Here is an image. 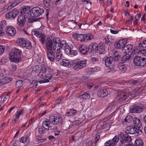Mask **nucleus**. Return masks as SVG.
<instances>
[{
  "label": "nucleus",
  "mask_w": 146,
  "mask_h": 146,
  "mask_svg": "<svg viewBox=\"0 0 146 146\" xmlns=\"http://www.w3.org/2000/svg\"><path fill=\"white\" fill-rule=\"evenodd\" d=\"M54 135L55 136L58 135H59L60 131L58 130L57 126H55L54 127Z\"/></svg>",
  "instance_id": "obj_50"
},
{
  "label": "nucleus",
  "mask_w": 146,
  "mask_h": 146,
  "mask_svg": "<svg viewBox=\"0 0 146 146\" xmlns=\"http://www.w3.org/2000/svg\"><path fill=\"white\" fill-rule=\"evenodd\" d=\"M92 141H90L86 143V146H92Z\"/></svg>",
  "instance_id": "obj_60"
},
{
  "label": "nucleus",
  "mask_w": 146,
  "mask_h": 146,
  "mask_svg": "<svg viewBox=\"0 0 146 146\" xmlns=\"http://www.w3.org/2000/svg\"><path fill=\"white\" fill-rule=\"evenodd\" d=\"M60 46V44L59 45H58L56 47L55 46L53 48V50L56 53V60L58 61H59L61 59L62 55V52L60 50L61 49Z\"/></svg>",
  "instance_id": "obj_11"
},
{
  "label": "nucleus",
  "mask_w": 146,
  "mask_h": 146,
  "mask_svg": "<svg viewBox=\"0 0 146 146\" xmlns=\"http://www.w3.org/2000/svg\"><path fill=\"white\" fill-rule=\"evenodd\" d=\"M138 49H136L133 48L132 50V52L130 53V55L132 56V55H133L134 54L137 55L138 53V52L139 51Z\"/></svg>",
  "instance_id": "obj_47"
},
{
  "label": "nucleus",
  "mask_w": 146,
  "mask_h": 146,
  "mask_svg": "<svg viewBox=\"0 0 146 146\" xmlns=\"http://www.w3.org/2000/svg\"><path fill=\"white\" fill-rule=\"evenodd\" d=\"M85 34H78V33H76L73 34L72 35L73 38L76 40L78 41H80L81 42H85Z\"/></svg>",
  "instance_id": "obj_16"
},
{
  "label": "nucleus",
  "mask_w": 146,
  "mask_h": 146,
  "mask_svg": "<svg viewBox=\"0 0 146 146\" xmlns=\"http://www.w3.org/2000/svg\"><path fill=\"white\" fill-rule=\"evenodd\" d=\"M27 17L25 15L22 14L19 15L17 19V24L19 26L21 27L24 26L26 21Z\"/></svg>",
  "instance_id": "obj_14"
},
{
  "label": "nucleus",
  "mask_w": 146,
  "mask_h": 146,
  "mask_svg": "<svg viewBox=\"0 0 146 146\" xmlns=\"http://www.w3.org/2000/svg\"><path fill=\"white\" fill-rule=\"evenodd\" d=\"M131 146H144V143L142 140L140 139H137L135 141L134 145Z\"/></svg>",
  "instance_id": "obj_29"
},
{
  "label": "nucleus",
  "mask_w": 146,
  "mask_h": 146,
  "mask_svg": "<svg viewBox=\"0 0 146 146\" xmlns=\"http://www.w3.org/2000/svg\"><path fill=\"white\" fill-rule=\"evenodd\" d=\"M53 50V49L46 50L48 58L52 62L54 61L55 58V55L54 54Z\"/></svg>",
  "instance_id": "obj_21"
},
{
  "label": "nucleus",
  "mask_w": 146,
  "mask_h": 146,
  "mask_svg": "<svg viewBox=\"0 0 146 146\" xmlns=\"http://www.w3.org/2000/svg\"><path fill=\"white\" fill-rule=\"evenodd\" d=\"M62 118L61 116H58L51 115L49 119V121L54 125L61 123L62 121Z\"/></svg>",
  "instance_id": "obj_8"
},
{
  "label": "nucleus",
  "mask_w": 146,
  "mask_h": 146,
  "mask_svg": "<svg viewBox=\"0 0 146 146\" xmlns=\"http://www.w3.org/2000/svg\"><path fill=\"white\" fill-rule=\"evenodd\" d=\"M98 51L100 54H104L106 52L104 45L103 43H100L98 46Z\"/></svg>",
  "instance_id": "obj_25"
},
{
  "label": "nucleus",
  "mask_w": 146,
  "mask_h": 146,
  "mask_svg": "<svg viewBox=\"0 0 146 146\" xmlns=\"http://www.w3.org/2000/svg\"><path fill=\"white\" fill-rule=\"evenodd\" d=\"M20 10L21 12L22 15L23 14H27L31 11L29 7H26L23 6L21 8Z\"/></svg>",
  "instance_id": "obj_31"
},
{
  "label": "nucleus",
  "mask_w": 146,
  "mask_h": 146,
  "mask_svg": "<svg viewBox=\"0 0 146 146\" xmlns=\"http://www.w3.org/2000/svg\"><path fill=\"white\" fill-rule=\"evenodd\" d=\"M78 97L80 99H89L90 97L89 94L88 93H84L82 95L79 96Z\"/></svg>",
  "instance_id": "obj_42"
},
{
  "label": "nucleus",
  "mask_w": 146,
  "mask_h": 146,
  "mask_svg": "<svg viewBox=\"0 0 146 146\" xmlns=\"http://www.w3.org/2000/svg\"><path fill=\"white\" fill-rule=\"evenodd\" d=\"M108 94L107 90L103 88H99L98 89L97 93L98 96L103 98L107 96Z\"/></svg>",
  "instance_id": "obj_19"
},
{
  "label": "nucleus",
  "mask_w": 146,
  "mask_h": 146,
  "mask_svg": "<svg viewBox=\"0 0 146 146\" xmlns=\"http://www.w3.org/2000/svg\"><path fill=\"white\" fill-rule=\"evenodd\" d=\"M91 60L93 63H95L96 62H98V60L95 57H93L92 58Z\"/></svg>",
  "instance_id": "obj_63"
},
{
  "label": "nucleus",
  "mask_w": 146,
  "mask_h": 146,
  "mask_svg": "<svg viewBox=\"0 0 146 146\" xmlns=\"http://www.w3.org/2000/svg\"><path fill=\"white\" fill-rule=\"evenodd\" d=\"M87 86L90 89L93 86V84L91 82H88L87 83Z\"/></svg>",
  "instance_id": "obj_61"
},
{
  "label": "nucleus",
  "mask_w": 146,
  "mask_h": 146,
  "mask_svg": "<svg viewBox=\"0 0 146 146\" xmlns=\"http://www.w3.org/2000/svg\"><path fill=\"white\" fill-rule=\"evenodd\" d=\"M59 40L58 38L55 37L52 40L50 38H47L45 40V43L46 50H53L54 47H56L58 45L60 44L59 43H57V40Z\"/></svg>",
  "instance_id": "obj_4"
},
{
  "label": "nucleus",
  "mask_w": 146,
  "mask_h": 146,
  "mask_svg": "<svg viewBox=\"0 0 146 146\" xmlns=\"http://www.w3.org/2000/svg\"><path fill=\"white\" fill-rule=\"evenodd\" d=\"M105 61V64L107 67H111L114 66L115 63L112 59L111 56L105 57L103 59Z\"/></svg>",
  "instance_id": "obj_15"
},
{
  "label": "nucleus",
  "mask_w": 146,
  "mask_h": 146,
  "mask_svg": "<svg viewBox=\"0 0 146 146\" xmlns=\"http://www.w3.org/2000/svg\"><path fill=\"white\" fill-rule=\"evenodd\" d=\"M85 42L86 40H90L94 38V36L93 35L90 33L87 34H85Z\"/></svg>",
  "instance_id": "obj_41"
},
{
  "label": "nucleus",
  "mask_w": 146,
  "mask_h": 146,
  "mask_svg": "<svg viewBox=\"0 0 146 146\" xmlns=\"http://www.w3.org/2000/svg\"><path fill=\"white\" fill-rule=\"evenodd\" d=\"M6 31L7 35L10 36H13L16 34V31L15 29L11 27H7Z\"/></svg>",
  "instance_id": "obj_22"
},
{
  "label": "nucleus",
  "mask_w": 146,
  "mask_h": 146,
  "mask_svg": "<svg viewBox=\"0 0 146 146\" xmlns=\"http://www.w3.org/2000/svg\"><path fill=\"white\" fill-rule=\"evenodd\" d=\"M135 127L132 126H127L126 129L125 133L126 134H134L135 132Z\"/></svg>",
  "instance_id": "obj_24"
},
{
  "label": "nucleus",
  "mask_w": 146,
  "mask_h": 146,
  "mask_svg": "<svg viewBox=\"0 0 146 146\" xmlns=\"http://www.w3.org/2000/svg\"><path fill=\"white\" fill-rule=\"evenodd\" d=\"M12 16L10 11L7 13L5 15V17L7 19L11 18L13 19Z\"/></svg>",
  "instance_id": "obj_52"
},
{
  "label": "nucleus",
  "mask_w": 146,
  "mask_h": 146,
  "mask_svg": "<svg viewBox=\"0 0 146 146\" xmlns=\"http://www.w3.org/2000/svg\"><path fill=\"white\" fill-rule=\"evenodd\" d=\"M52 70L51 69L46 67L44 65H42L38 75L40 78V79L39 78L38 82L39 83L49 82V80H51L52 77Z\"/></svg>",
  "instance_id": "obj_1"
},
{
  "label": "nucleus",
  "mask_w": 146,
  "mask_h": 146,
  "mask_svg": "<svg viewBox=\"0 0 146 146\" xmlns=\"http://www.w3.org/2000/svg\"><path fill=\"white\" fill-rule=\"evenodd\" d=\"M133 117L131 115H128L124 119L122 120V123L124 125L126 122H130L132 120H133Z\"/></svg>",
  "instance_id": "obj_35"
},
{
  "label": "nucleus",
  "mask_w": 146,
  "mask_h": 146,
  "mask_svg": "<svg viewBox=\"0 0 146 146\" xmlns=\"http://www.w3.org/2000/svg\"><path fill=\"white\" fill-rule=\"evenodd\" d=\"M120 141L122 144L129 143L132 141L131 137L127 134H124L120 133L119 135Z\"/></svg>",
  "instance_id": "obj_7"
},
{
  "label": "nucleus",
  "mask_w": 146,
  "mask_h": 146,
  "mask_svg": "<svg viewBox=\"0 0 146 146\" xmlns=\"http://www.w3.org/2000/svg\"><path fill=\"white\" fill-rule=\"evenodd\" d=\"M21 50L16 48H13L9 53L11 61L18 63L21 60Z\"/></svg>",
  "instance_id": "obj_2"
},
{
  "label": "nucleus",
  "mask_w": 146,
  "mask_h": 146,
  "mask_svg": "<svg viewBox=\"0 0 146 146\" xmlns=\"http://www.w3.org/2000/svg\"><path fill=\"white\" fill-rule=\"evenodd\" d=\"M5 47L3 45H0V55L2 54L4 52Z\"/></svg>",
  "instance_id": "obj_55"
},
{
  "label": "nucleus",
  "mask_w": 146,
  "mask_h": 146,
  "mask_svg": "<svg viewBox=\"0 0 146 146\" xmlns=\"http://www.w3.org/2000/svg\"><path fill=\"white\" fill-rule=\"evenodd\" d=\"M131 56L129 53L126 54L123 56L121 61L122 63H124L127 61H129L131 59Z\"/></svg>",
  "instance_id": "obj_28"
},
{
  "label": "nucleus",
  "mask_w": 146,
  "mask_h": 146,
  "mask_svg": "<svg viewBox=\"0 0 146 146\" xmlns=\"http://www.w3.org/2000/svg\"><path fill=\"white\" fill-rule=\"evenodd\" d=\"M133 62L136 66L143 67L146 65V58L136 56L134 58Z\"/></svg>",
  "instance_id": "obj_6"
},
{
  "label": "nucleus",
  "mask_w": 146,
  "mask_h": 146,
  "mask_svg": "<svg viewBox=\"0 0 146 146\" xmlns=\"http://www.w3.org/2000/svg\"><path fill=\"white\" fill-rule=\"evenodd\" d=\"M26 42L24 43V44L23 45H25V46H23V48H25V49H30L32 47V46L31 43L27 39H25Z\"/></svg>",
  "instance_id": "obj_38"
},
{
  "label": "nucleus",
  "mask_w": 146,
  "mask_h": 146,
  "mask_svg": "<svg viewBox=\"0 0 146 146\" xmlns=\"http://www.w3.org/2000/svg\"><path fill=\"white\" fill-rule=\"evenodd\" d=\"M139 46L140 48L141 47L146 48V40L143 41L142 43H140Z\"/></svg>",
  "instance_id": "obj_53"
},
{
  "label": "nucleus",
  "mask_w": 146,
  "mask_h": 146,
  "mask_svg": "<svg viewBox=\"0 0 146 146\" xmlns=\"http://www.w3.org/2000/svg\"><path fill=\"white\" fill-rule=\"evenodd\" d=\"M3 27L0 25V36H2L4 35L5 33L3 31Z\"/></svg>",
  "instance_id": "obj_56"
},
{
  "label": "nucleus",
  "mask_w": 146,
  "mask_h": 146,
  "mask_svg": "<svg viewBox=\"0 0 146 146\" xmlns=\"http://www.w3.org/2000/svg\"><path fill=\"white\" fill-rule=\"evenodd\" d=\"M103 40L104 41V44H106L108 45H110L111 42L108 36H106Z\"/></svg>",
  "instance_id": "obj_44"
},
{
  "label": "nucleus",
  "mask_w": 146,
  "mask_h": 146,
  "mask_svg": "<svg viewBox=\"0 0 146 146\" xmlns=\"http://www.w3.org/2000/svg\"><path fill=\"white\" fill-rule=\"evenodd\" d=\"M78 54L77 51L76 50H72V54H70L71 56L72 55L74 56Z\"/></svg>",
  "instance_id": "obj_58"
},
{
  "label": "nucleus",
  "mask_w": 146,
  "mask_h": 146,
  "mask_svg": "<svg viewBox=\"0 0 146 146\" xmlns=\"http://www.w3.org/2000/svg\"><path fill=\"white\" fill-rule=\"evenodd\" d=\"M30 15L32 17H38L42 15L44 12V10L40 9L38 7L33 8L30 11Z\"/></svg>",
  "instance_id": "obj_5"
},
{
  "label": "nucleus",
  "mask_w": 146,
  "mask_h": 146,
  "mask_svg": "<svg viewBox=\"0 0 146 146\" xmlns=\"http://www.w3.org/2000/svg\"><path fill=\"white\" fill-rule=\"evenodd\" d=\"M28 136H26L25 137H23L21 138L20 141L22 143H25L28 139Z\"/></svg>",
  "instance_id": "obj_49"
},
{
  "label": "nucleus",
  "mask_w": 146,
  "mask_h": 146,
  "mask_svg": "<svg viewBox=\"0 0 146 146\" xmlns=\"http://www.w3.org/2000/svg\"><path fill=\"white\" fill-rule=\"evenodd\" d=\"M39 80L38 79V80H33L32 83V84H33L34 85H35V86H36L37 85V83L38 82V81H39Z\"/></svg>",
  "instance_id": "obj_59"
},
{
  "label": "nucleus",
  "mask_w": 146,
  "mask_h": 146,
  "mask_svg": "<svg viewBox=\"0 0 146 146\" xmlns=\"http://www.w3.org/2000/svg\"><path fill=\"white\" fill-rule=\"evenodd\" d=\"M98 45L95 42H91L88 46V48L90 50V53L93 52V53H96L98 51Z\"/></svg>",
  "instance_id": "obj_17"
},
{
  "label": "nucleus",
  "mask_w": 146,
  "mask_h": 146,
  "mask_svg": "<svg viewBox=\"0 0 146 146\" xmlns=\"http://www.w3.org/2000/svg\"><path fill=\"white\" fill-rule=\"evenodd\" d=\"M32 33L33 35L40 38V40L42 44L44 43L46 37L43 33L39 32L38 31L36 30L32 31Z\"/></svg>",
  "instance_id": "obj_9"
},
{
  "label": "nucleus",
  "mask_w": 146,
  "mask_h": 146,
  "mask_svg": "<svg viewBox=\"0 0 146 146\" xmlns=\"http://www.w3.org/2000/svg\"><path fill=\"white\" fill-rule=\"evenodd\" d=\"M38 130L39 133L40 134H43L44 133V131L42 127L38 128Z\"/></svg>",
  "instance_id": "obj_57"
},
{
  "label": "nucleus",
  "mask_w": 146,
  "mask_h": 146,
  "mask_svg": "<svg viewBox=\"0 0 146 146\" xmlns=\"http://www.w3.org/2000/svg\"><path fill=\"white\" fill-rule=\"evenodd\" d=\"M100 138V135L97 134L95 135V138L94 139V143L95 144H96L97 142L98 141Z\"/></svg>",
  "instance_id": "obj_54"
},
{
  "label": "nucleus",
  "mask_w": 146,
  "mask_h": 146,
  "mask_svg": "<svg viewBox=\"0 0 146 146\" xmlns=\"http://www.w3.org/2000/svg\"><path fill=\"white\" fill-rule=\"evenodd\" d=\"M60 64L61 65L68 67H70L71 66L70 62L68 60L65 59L62 60Z\"/></svg>",
  "instance_id": "obj_34"
},
{
  "label": "nucleus",
  "mask_w": 146,
  "mask_h": 146,
  "mask_svg": "<svg viewBox=\"0 0 146 146\" xmlns=\"http://www.w3.org/2000/svg\"><path fill=\"white\" fill-rule=\"evenodd\" d=\"M44 5L47 7L49 6L50 5V0H43Z\"/></svg>",
  "instance_id": "obj_51"
},
{
  "label": "nucleus",
  "mask_w": 146,
  "mask_h": 146,
  "mask_svg": "<svg viewBox=\"0 0 146 146\" xmlns=\"http://www.w3.org/2000/svg\"><path fill=\"white\" fill-rule=\"evenodd\" d=\"M57 43H59L60 45L61 49L64 46V48L67 47V46L68 45L67 44L66 41L65 40H62L61 42L60 40V39L59 38V40H57Z\"/></svg>",
  "instance_id": "obj_40"
},
{
  "label": "nucleus",
  "mask_w": 146,
  "mask_h": 146,
  "mask_svg": "<svg viewBox=\"0 0 146 146\" xmlns=\"http://www.w3.org/2000/svg\"><path fill=\"white\" fill-rule=\"evenodd\" d=\"M51 122L49 121V119H46L43 121L42 126L47 131L50 130L52 129L51 126H50Z\"/></svg>",
  "instance_id": "obj_23"
},
{
  "label": "nucleus",
  "mask_w": 146,
  "mask_h": 146,
  "mask_svg": "<svg viewBox=\"0 0 146 146\" xmlns=\"http://www.w3.org/2000/svg\"><path fill=\"white\" fill-rule=\"evenodd\" d=\"M25 39L24 38H20L17 40L18 44L19 46L23 48V46H25L24 43L26 42Z\"/></svg>",
  "instance_id": "obj_33"
},
{
  "label": "nucleus",
  "mask_w": 146,
  "mask_h": 146,
  "mask_svg": "<svg viewBox=\"0 0 146 146\" xmlns=\"http://www.w3.org/2000/svg\"><path fill=\"white\" fill-rule=\"evenodd\" d=\"M133 123L135 126L138 128H140L142 127V124L140 120L138 118L135 117L133 119Z\"/></svg>",
  "instance_id": "obj_27"
},
{
  "label": "nucleus",
  "mask_w": 146,
  "mask_h": 146,
  "mask_svg": "<svg viewBox=\"0 0 146 146\" xmlns=\"http://www.w3.org/2000/svg\"><path fill=\"white\" fill-rule=\"evenodd\" d=\"M64 48V50L66 54L68 55L72 54V50L69 46L68 45L67 47Z\"/></svg>",
  "instance_id": "obj_43"
},
{
  "label": "nucleus",
  "mask_w": 146,
  "mask_h": 146,
  "mask_svg": "<svg viewBox=\"0 0 146 146\" xmlns=\"http://www.w3.org/2000/svg\"><path fill=\"white\" fill-rule=\"evenodd\" d=\"M23 81L22 80H19L17 81L16 83V85L17 87H21L22 85Z\"/></svg>",
  "instance_id": "obj_48"
},
{
  "label": "nucleus",
  "mask_w": 146,
  "mask_h": 146,
  "mask_svg": "<svg viewBox=\"0 0 146 146\" xmlns=\"http://www.w3.org/2000/svg\"><path fill=\"white\" fill-rule=\"evenodd\" d=\"M77 111L75 110L72 109L70 110L69 111L67 112L66 114L68 116L72 117L75 116Z\"/></svg>",
  "instance_id": "obj_37"
},
{
  "label": "nucleus",
  "mask_w": 146,
  "mask_h": 146,
  "mask_svg": "<svg viewBox=\"0 0 146 146\" xmlns=\"http://www.w3.org/2000/svg\"><path fill=\"white\" fill-rule=\"evenodd\" d=\"M141 17V15L140 14H137L135 17L136 20H138Z\"/></svg>",
  "instance_id": "obj_62"
},
{
  "label": "nucleus",
  "mask_w": 146,
  "mask_h": 146,
  "mask_svg": "<svg viewBox=\"0 0 146 146\" xmlns=\"http://www.w3.org/2000/svg\"><path fill=\"white\" fill-rule=\"evenodd\" d=\"M79 50L80 52L83 55L87 54L89 52V49L87 46L84 45H80L79 47Z\"/></svg>",
  "instance_id": "obj_18"
},
{
  "label": "nucleus",
  "mask_w": 146,
  "mask_h": 146,
  "mask_svg": "<svg viewBox=\"0 0 146 146\" xmlns=\"http://www.w3.org/2000/svg\"><path fill=\"white\" fill-rule=\"evenodd\" d=\"M143 110L141 105H133L131 107L130 110V112L131 113H139L141 112Z\"/></svg>",
  "instance_id": "obj_12"
},
{
  "label": "nucleus",
  "mask_w": 146,
  "mask_h": 146,
  "mask_svg": "<svg viewBox=\"0 0 146 146\" xmlns=\"http://www.w3.org/2000/svg\"><path fill=\"white\" fill-rule=\"evenodd\" d=\"M119 140V137L117 135H115L111 140L107 141L105 143V146H115L116 143L118 142Z\"/></svg>",
  "instance_id": "obj_13"
},
{
  "label": "nucleus",
  "mask_w": 146,
  "mask_h": 146,
  "mask_svg": "<svg viewBox=\"0 0 146 146\" xmlns=\"http://www.w3.org/2000/svg\"><path fill=\"white\" fill-rule=\"evenodd\" d=\"M133 48L132 45L131 44H128L123 47V50L125 51V52L129 53L132 50Z\"/></svg>",
  "instance_id": "obj_30"
},
{
  "label": "nucleus",
  "mask_w": 146,
  "mask_h": 146,
  "mask_svg": "<svg viewBox=\"0 0 146 146\" xmlns=\"http://www.w3.org/2000/svg\"><path fill=\"white\" fill-rule=\"evenodd\" d=\"M16 5H14V3L12 4H9L5 6V8L7 10H10Z\"/></svg>",
  "instance_id": "obj_46"
},
{
  "label": "nucleus",
  "mask_w": 146,
  "mask_h": 146,
  "mask_svg": "<svg viewBox=\"0 0 146 146\" xmlns=\"http://www.w3.org/2000/svg\"><path fill=\"white\" fill-rule=\"evenodd\" d=\"M126 95L127 93L126 92H121L117 97V98L118 100L122 99L123 100H126L127 98H127Z\"/></svg>",
  "instance_id": "obj_26"
},
{
  "label": "nucleus",
  "mask_w": 146,
  "mask_h": 146,
  "mask_svg": "<svg viewBox=\"0 0 146 146\" xmlns=\"http://www.w3.org/2000/svg\"><path fill=\"white\" fill-rule=\"evenodd\" d=\"M112 59L113 60L114 62L117 63L121 62L122 59V57L121 56V53L119 51H115L111 56Z\"/></svg>",
  "instance_id": "obj_10"
},
{
  "label": "nucleus",
  "mask_w": 146,
  "mask_h": 146,
  "mask_svg": "<svg viewBox=\"0 0 146 146\" xmlns=\"http://www.w3.org/2000/svg\"><path fill=\"white\" fill-rule=\"evenodd\" d=\"M12 80V78L10 77H7L3 78L0 80V82L2 83L1 84H7L11 81Z\"/></svg>",
  "instance_id": "obj_32"
},
{
  "label": "nucleus",
  "mask_w": 146,
  "mask_h": 146,
  "mask_svg": "<svg viewBox=\"0 0 146 146\" xmlns=\"http://www.w3.org/2000/svg\"><path fill=\"white\" fill-rule=\"evenodd\" d=\"M14 146H19L20 143L18 141H15L13 143Z\"/></svg>",
  "instance_id": "obj_64"
},
{
  "label": "nucleus",
  "mask_w": 146,
  "mask_h": 146,
  "mask_svg": "<svg viewBox=\"0 0 146 146\" xmlns=\"http://www.w3.org/2000/svg\"><path fill=\"white\" fill-rule=\"evenodd\" d=\"M117 68L121 72H123V73L124 72L127 70V67L125 65L122 63H120L119 65H118Z\"/></svg>",
  "instance_id": "obj_36"
},
{
  "label": "nucleus",
  "mask_w": 146,
  "mask_h": 146,
  "mask_svg": "<svg viewBox=\"0 0 146 146\" xmlns=\"http://www.w3.org/2000/svg\"><path fill=\"white\" fill-rule=\"evenodd\" d=\"M126 42L125 39L120 40L117 42L115 43V46L117 48H122L124 47L126 44Z\"/></svg>",
  "instance_id": "obj_20"
},
{
  "label": "nucleus",
  "mask_w": 146,
  "mask_h": 146,
  "mask_svg": "<svg viewBox=\"0 0 146 146\" xmlns=\"http://www.w3.org/2000/svg\"><path fill=\"white\" fill-rule=\"evenodd\" d=\"M12 15L13 19H14L19 14V11L16 8L10 11Z\"/></svg>",
  "instance_id": "obj_39"
},
{
  "label": "nucleus",
  "mask_w": 146,
  "mask_h": 146,
  "mask_svg": "<svg viewBox=\"0 0 146 146\" xmlns=\"http://www.w3.org/2000/svg\"><path fill=\"white\" fill-rule=\"evenodd\" d=\"M87 60L77 59L74 60L72 62V66L74 70H78L86 67V66Z\"/></svg>",
  "instance_id": "obj_3"
},
{
  "label": "nucleus",
  "mask_w": 146,
  "mask_h": 146,
  "mask_svg": "<svg viewBox=\"0 0 146 146\" xmlns=\"http://www.w3.org/2000/svg\"><path fill=\"white\" fill-rule=\"evenodd\" d=\"M135 133H134L135 135L138 136L142 134V130L140 128H136L135 127Z\"/></svg>",
  "instance_id": "obj_45"
}]
</instances>
